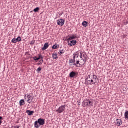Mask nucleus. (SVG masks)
<instances>
[{"label":"nucleus","mask_w":128,"mask_h":128,"mask_svg":"<svg viewBox=\"0 0 128 128\" xmlns=\"http://www.w3.org/2000/svg\"><path fill=\"white\" fill-rule=\"evenodd\" d=\"M64 52H65V50L64 49L60 50L58 54H60V55L64 54Z\"/></svg>","instance_id":"nucleus-20"},{"label":"nucleus","mask_w":128,"mask_h":128,"mask_svg":"<svg viewBox=\"0 0 128 128\" xmlns=\"http://www.w3.org/2000/svg\"><path fill=\"white\" fill-rule=\"evenodd\" d=\"M76 74L75 72H70V78H74V76H76Z\"/></svg>","instance_id":"nucleus-18"},{"label":"nucleus","mask_w":128,"mask_h":128,"mask_svg":"<svg viewBox=\"0 0 128 128\" xmlns=\"http://www.w3.org/2000/svg\"><path fill=\"white\" fill-rule=\"evenodd\" d=\"M57 24L58 26H64V20L62 18L58 19L57 20Z\"/></svg>","instance_id":"nucleus-7"},{"label":"nucleus","mask_w":128,"mask_h":128,"mask_svg":"<svg viewBox=\"0 0 128 128\" xmlns=\"http://www.w3.org/2000/svg\"><path fill=\"white\" fill-rule=\"evenodd\" d=\"M82 26L86 28V26H88V22L86 21H84L82 23Z\"/></svg>","instance_id":"nucleus-21"},{"label":"nucleus","mask_w":128,"mask_h":128,"mask_svg":"<svg viewBox=\"0 0 128 128\" xmlns=\"http://www.w3.org/2000/svg\"><path fill=\"white\" fill-rule=\"evenodd\" d=\"M33 60H38V57H36V56L33 57Z\"/></svg>","instance_id":"nucleus-27"},{"label":"nucleus","mask_w":128,"mask_h":128,"mask_svg":"<svg viewBox=\"0 0 128 128\" xmlns=\"http://www.w3.org/2000/svg\"><path fill=\"white\" fill-rule=\"evenodd\" d=\"M86 62V60H84L83 58H82L80 61H79V66H84V64Z\"/></svg>","instance_id":"nucleus-12"},{"label":"nucleus","mask_w":128,"mask_h":128,"mask_svg":"<svg viewBox=\"0 0 128 128\" xmlns=\"http://www.w3.org/2000/svg\"><path fill=\"white\" fill-rule=\"evenodd\" d=\"M14 128H20V126H14Z\"/></svg>","instance_id":"nucleus-29"},{"label":"nucleus","mask_w":128,"mask_h":128,"mask_svg":"<svg viewBox=\"0 0 128 128\" xmlns=\"http://www.w3.org/2000/svg\"><path fill=\"white\" fill-rule=\"evenodd\" d=\"M88 78L90 80H88V82H89L90 84V86H92V84H95L96 82V78H98L94 74L90 75L88 76Z\"/></svg>","instance_id":"nucleus-1"},{"label":"nucleus","mask_w":128,"mask_h":128,"mask_svg":"<svg viewBox=\"0 0 128 128\" xmlns=\"http://www.w3.org/2000/svg\"><path fill=\"white\" fill-rule=\"evenodd\" d=\"M84 104L86 106H92L94 101L91 99H87L84 101Z\"/></svg>","instance_id":"nucleus-4"},{"label":"nucleus","mask_w":128,"mask_h":128,"mask_svg":"<svg viewBox=\"0 0 128 128\" xmlns=\"http://www.w3.org/2000/svg\"><path fill=\"white\" fill-rule=\"evenodd\" d=\"M122 124V120L116 119V126H120Z\"/></svg>","instance_id":"nucleus-11"},{"label":"nucleus","mask_w":128,"mask_h":128,"mask_svg":"<svg viewBox=\"0 0 128 128\" xmlns=\"http://www.w3.org/2000/svg\"><path fill=\"white\" fill-rule=\"evenodd\" d=\"M4 118H2V116H0V126L2 124V120Z\"/></svg>","instance_id":"nucleus-26"},{"label":"nucleus","mask_w":128,"mask_h":128,"mask_svg":"<svg viewBox=\"0 0 128 128\" xmlns=\"http://www.w3.org/2000/svg\"><path fill=\"white\" fill-rule=\"evenodd\" d=\"M68 46H74L76 44V40H72L71 41L68 42Z\"/></svg>","instance_id":"nucleus-10"},{"label":"nucleus","mask_w":128,"mask_h":128,"mask_svg":"<svg viewBox=\"0 0 128 128\" xmlns=\"http://www.w3.org/2000/svg\"><path fill=\"white\" fill-rule=\"evenodd\" d=\"M52 58H53V60H56V58H58V54L56 53L52 54Z\"/></svg>","instance_id":"nucleus-15"},{"label":"nucleus","mask_w":128,"mask_h":128,"mask_svg":"<svg viewBox=\"0 0 128 128\" xmlns=\"http://www.w3.org/2000/svg\"><path fill=\"white\" fill-rule=\"evenodd\" d=\"M76 56H77L76 58H78V54H73V60L70 59L68 61V64L70 68H74L73 64L74 62H76Z\"/></svg>","instance_id":"nucleus-3"},{"label":"nucleus","mask_w":128,"mask_h":128,"mask_svg":"<svg viewBox=\"0 0 128 128\" xmlns=\"http://www.w3.org/2000/svg\"><path fill=\"white\" fill-rule=\"evenodd\" d=\"M26 112L28 114V116H32V114H34V112L32 110L30 111V110H26Z\"/></svg>","instance_id":"nucleus-14"},{"label":"nucleus","mask_w":128,"mask_h":128,"mask_svg":"<svg viewBox=\"0 0 128 128\" xmlns=\"http://www.w3.org/2000/svg\"><path fill=\"white\" fill-rule=\"evenodd\" d=\"M124 116L126 120H128V111H126L124 113Z\"/></svg>","instance_id":"nucleus-24"},{"label":"nucleus","mask_w":128,"mask_h":128,"mask_svg":"<svg viewBox=\"0 0 128 128\" xmlns=\"http://www.w3.org/2000/svg\"><path fill=\"white\" fill-rule=\"evenodd\" d=\"M26 95H24V98H26Z\"/></svg>","instance_id":"nucleus-30"},{"label":"nucleus","mask_w":128,"mask_h":128,"mask_svg":"<svg viewBox=\"0 0 128 128\" xmlns=\"http://www.w3.org/2000/svg\"><path fill=\"white\" fill-rule=\"evenodd\" d=\"M84 57V54L83 52H80V58H83Z\"/></svg>","instance_id":"nucleus-23"},{"label":"nucleus","mask_w":128,"mask_h":128,"mask_svg":"<svg viewBox=\"0 0 128 128\" xmlns=\"http://www.w3.org/2000/svg\"><path fill=\"white\" fill-rule=\"evenodd\" d=\"M79 62H80V60H77L76 62H76H73V66H76L77 68L80 67V65L78 64Z\"/></svg>","instance_id":"nucleus-17"},{"label":"nucleus","mask_w":128,"mask_h":128,"mask_svg":"<svg viewBox=\"0 0 128 128\" xmlns=\"http://www.w3.org/2000/svg\"><path fill=\"white\" fill-rule=\"evenodd\" d=\"M66 110V106H60L57 110H56V112H58V114H62V112H64Z\"/></svg>","instance_id":"nucleus-5"},{"label":"nucleus","mask_w":128,"mask_h":128,"mask_svg":"<svg viewBox=\"0 0 128 128\" xmlns=\"http://www.w3.org/2000/svg\"><path fill=\"white\" fill-rule=\"evenodd\" d=\"M38 60H42V62H44V56H42V54H38Z\"/></svg>","instance_id":"nucleus-16"},{"label":"nucleus","mask_w":128,"mask_h":128,"mask_svg":"<svg viewBox=\"0 0 128 128\" xmlns=\"http://www.w3.org/2000/svg\"><path fill=\"white\" fill-rule=\"evenodd\" d=\"M22 38H20V36H18L16 38H13L12 40V42H13V44H16L18 42H21Z\"/></svg>","instance_id":"nucleus-8"},{"label":"nucleus","mask_w":128,"mask_h":128,"mask_svg":"<svg viewBox=\"0 0 128 128\" xmlns=\"http://www.w3.org/2000/svg\"><path fill=\"white\" fill-rule=\"evenodd\" d=\"M78 35L76 34H72L68 36V38L66 39V40L70 41L74 40V38H76Z\"/></svg>","instance_id":"nucleus-6"},{"label":"nucleus","mask_w":128,"mask_h":128,"mask_svg":"<svg viewBox=\"0 0 128 128\" xmlns=\"http://www.w3.org/2000/svg\"><path fill=\"white\" fill-rule=\"evenodd\" d=\"M38 10H40V8L38 7H36V8L34 10V12H38Z\"/></svg>","instance_id":"nucleus-25"},{"label":"nucleus","mask_w":128,"mask_h":128,"mask_svg":"<svg viewBox=\"0 0 128 128\" xmlns=\"http://www.w3.org/2000/svg\"><path fill=\"white\" fill-rule=\"evenodd\" d=\"M49 45H48V43H45L44 45L43 48H42V50H46V48H48Z\"/></svg>","instance_id":"nucleus-13"},{"label":"nucleus","mask_w":128,"mask_h":128,"mask_svg":"<svg viewBox=\"0 0 128 128\" xmlns=\"http://www.w3.org/2000/svg\"><path fill=\"white\" fill-rule=\"evenodd\" d=\"M76 56H75V58H76Z\"/></svg>","instance_id":"nucleus-31"},{"label":"nucleus","mask_w":128,"mask_h":128,"mask_svg":"<svg viewBox=\"0 0 128 128\" xmlns=\"http://www.w3.org/2000/svg\"><path fill=\"white\" fill-rule=\"evenodd\" d=\"M44 120L40 118H38L34 123V127L36 128H38L40 126H44Z\"/></svg>","instance_id":"nucleus-2"},{"label":"nucleus","mask_w":128,"mask_h":128,"mask_svg":"<svg viewBox=\"0 0 128 128\" xmlns=\"http://www.w3.org/2000/svg\"><path fill=\"white\" fill-rule=\"evenodd\" d=\"M58 48H60V46L58 45V44H55L53 45V46H52V48H54V50Z\"/></svg>","instance_id":"nucleus-19"},{"label":"nucleus","mask_w":128,"mask_h":128,"mask_svg":"<svg viewBox=\"0 0 128 128\" xmlns=\"http://www.w3.org/2000/svg\"><path fill=\"white\" fill-rule=\"evenodd\" d=\"M40 70H42V68L39 67V68L37 69V72H40Z\"/></svg>","instance_id":"nucleus-28"},{"label":"nucleus","mask_w":128,"mask_h":128,"mask_svg":"<svg viewBox=\"0 0 128 128\" xmlns=\"http://www.w3.org/2000/svg\"><path fill=\"white\" fill-rule=\"evenodd\" d=\"M28 100L27 102L28 104H30L32 102V100H34V96H32L30 94H29L27 96Z\"/></svg>","instance_id":"nucleus-9"},{"label":"nucleus","mask_w":128,"mask_h":128,"mask_svg":"<svg viewBox=\"0 0 128 128\" xmlns=\"http://www.w3.org/2000/svg\"><path fill=\"white\" fill-rule=\"evenodd\" d=\"M19 102H20V106H24V100H20Z\"/></svg>","instance_id":"nucleus-22"}]
</instances>
